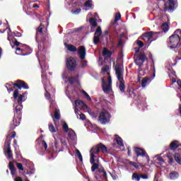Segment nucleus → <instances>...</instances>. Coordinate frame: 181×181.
Wrapping results in <instances>:
<instances>
[{"label":"nucleus","mask_w":181,"mask_h":181,"mask_svg":"<svg viewBox=\"0 0 181 181\" xmlns=\"http://www.w3.org/2000/svg\"><path fill=\"white\" fill-rule=\"evenodd\" d=\"M181 42V30L177 29L174 33L169 37L168 43L170 49H177L178 50V56L175 58V64L177 63V60H181V44L180 48L177 47Z\"/></svg>","instance_id":"obj_1"},{"label":"nucleus","mask_w":181,"mask_h":181,"mask_svg":"<svg viewBox=\"0 0 181 181\" xmlns=\"http://www.w3.org/2000/svg\"><path fill=\"white\" fill-rule=\"evenodd\" d=\"M141 48L134 47L135 54L134 55V63L136 66H139V71H142L141 66H144V63L148 60V57H146V54L145 52H140Z\"/></svg>","instance_id":"obj_2"},{"label":"nucleus","mask_w":181,"mask_h":181,"mask_svg":"<svg viewBox=\"0 0 181 181\" xmlns=\"http://www.w3.org/2000/svg\"><path fill=\"white\" fill-rule=\"evenodd\" d=\"M13 97L14 100H17V105L15 107L16 114L18 117L22 115V110L23 108V105H22V103H23V98H25V94L19 95V90L16 89L13 91Z\"/></svg>","instance_id":"obj_3"},{"label":"nucleus","mask_w":181,"mask_h":181,"mask_svg":"<svg viewBox=\"0 0 181 181\" xmlns=\"http://www.w3.org/2000/svg\"><path fill=\"white\" fill-rule=\"evenodd\" d=\"M14 46H16V54H20L21 56H29L32 53V49L28 45L22 44L15 40Z\"/></svg>","instance_id":"obj_4"},{"label":"nucleus","mask_w":181,"mask_h":181,"mask_svg":"<svg viewBox=\"0 0 181 181\" xmlns=\"http://www.w3.org/2000/svg\"><path fill=\"white\" fill-rule=\"evenodd\" d=\"M115 70L119 81V88L121 93H125V81L124 80V72L120 64H116Z\"/></svg>","instance_id":"obj_5"},{"label":"nucleus","mask_w":181,"mask_h":181,"mask_svg":"<svg viewBox=\"0 0 181 181\" xmlns=\"http://www.w3.org/2000/svg\"><path fill=\"white\" fill-rule=\"evenodd\" d=\"M134 152L136 153L137 157L141 156V158H144V159H146L145 162L139 163V166L140 168H145V166H146L148 163H149V160H151L148 153H146L145 149L141 148L139 147H134Z\"/></svg>","instance_id":"obj_6"},{"label":"nucleus","mask_w":181,"mask_h":181,"mask_svg":"<svg viewBox=\"0 0 181 181\" xmlns=\"http://www.w3.org/2000/svg\"><path fill=\"white\" fill-rule=\"evenodd\" d=\"M15 136H16V132H12L11 135H8L6 139L4 149L6 148L8 159H13V154L12 153V150H11V142L12 141V138H15Z\"/></svg>","instance_id":"obj_7"},{"label":"nucleus","mask_w":181,"mask_h":181,"mask_svg":"<svg viewBox=\"0 0 181 181\" xmlns=\"http://www.w3.org/2000/svg\"><path fill=\"white\" fill-rule=\"evenodd\" d=\"M160 33H162V32L158 31V32H153V31H148V32H146L142 35V40L146 41V43H147L148 46H149L153 40V36H155V35H160Z\"/></svg>","instance_id":"obj_8"},{"label":"nucleus","mask_w":181,"mask_h":181,"mask_svg":"<svg viewBox=\"0 0 181 181\" xmlns=\"http://www.w3.org/2000/svg\"><path fill=\"white\" fill-rule=\"evenodd\" d=\"M111 119V114L105 109H103L99 115V121L103 125H105L107 122H110Z\"/></svg>","instance_id":"obj_9"},{"label":"nucleus","mask_w":181,"mask_h":181,"mask_svg":"<svg viewBox=\"0 0 181 181\" xmlns=\"http://www.w3.org/2000/svg\"><path fill=\"white\" fill-rule=\"evenodd\" d=\"M100 152H103V153H107L108 152L107 146H105L103 143L98 144L90 149V153H93V155L94 153L98 155Z\"/></svg>","instance_id":"obj_10"},{"label":"nucleus","mask_w":181,"mask_h":181,"mask_svg":"<svg viewBox=\"0 0 181 181\" xmlns=\"http://www.w3.org/2000/svg\"><path fill=\"white\" fill-rule=\"evenodd\" d=\"M13 88H18V90H29V85L25 81L18 79L14 82H11Z\"/></svg>","instance_id":"obj_11"},{"label":"nucleus","mask_w":181,"mask_h":181,"mask_svg":"<svg viewBox=\"0 0 181 181\" xmlns=\"http://www.w3.org/2000/svg\"><path fill=\"white\" fill-rule=\"evenodd\" d=\"M95 177L96 180H98L99 179H100L101 181L107 180V177L105 169H104L103 167L99 168L98 170L95 172Z\"/></svg>","instance_id":"obj_12"},{"label":"nucleus","mask_w":181,"mask_h":181,"mask_svg":"<svg viewBox=\"0 0 181 181\" xmlns=\"http://www.w3.org/2000/svg\"><path fill=\"white\" fill-rule=\"evenodd\" d=\"M69 71H74L77 67V61L72 57L68 58L66 62Z\"/></svg>","instance_id":"obj_13"},{"label":"nucleus","mask_w":181,"mask_h":181,"mask_svg":"<svg viewBox=\"0 0 181 181\" xmlns=\"http://www.w3.org/2000/svg\"><path fill=\"white\" fill-rule=\"evenodd\" d=\"M175 0H168L164 4V12L173 11L175 9Z\"/></svg>","instance_id":"obj_14"},{"label":"nucleus","mask_w":181,"mask_h":181,"mask_svg":"<svg viewBox=\"0 0 181 181\" xmlns=\"http://www.w3.org/2000/svg\"><path fill=\"white\" fill-rule=\"evenodd\" d=\"M90 163L93 165L91 167L92 172H95V170H98V167L100 166L97 163H95V156L94 155V153H90Z\"/></svg>","instance_id":"obj_15"},{"label":"nucleus","mask_w":181,"mask_h":181,"mask_svg":"<svg viewBox=\"0 0 181 181\" xmlns=\"http://www.w3.org/2000/svg\"><path fill=\"white\" fill-rule=\"evenodd\" d=\"M16 115H17V118L18 119H21V117H22V115L19 117L18 114H16V112H15L14 116L16 117ZM15 117H13V121L10 124V129L11 130L15 129V128H16V127H18L20 124L19 122H18V119L15 118Z\"/></svg>","instance_id":"obj_16"},{"label":"nucleus","mask_w":181,"mask_h":181,"mask_svg":"<svg viewBox=\"0 0 181 181\" xmlns=\"http://www.w3.org/2000/svg\"><path fill=\"white\" fill-rule=\"evenodd\" d=\"M102 88L105 94H110V93H111V90H112L111 86L108 85L104 78L102 79Z\"/></svg>","instance_id":"obj_17"},{"label":"nucleus","mask_w":181,"mask_h":181,"mask_svg":"<svg viewBox=\"0 0 181 181\" xmlns=\"http://www.w3.org/2000/svg\"><path fill=\"white\" fill-rule=\"evenodd\" d=\"M78 54L81 60H84L86 59V54H87V51L86 50V47L80 46L78 48Z\"/></svg>","instance_id":"obj_18"},{"label":"nucleus","mask_w":181,"mask_h":181,"mask_svg":"<svg viewBox=\"0 0 181 181\" xmlns=\"http://www.w3.org/2000/svg\"><path fill=\"white\" fill-rule=\"evenodd\" d=\"M170 151H176L180 146V142L177 140H174L170 144Z\"/></svg>","instance_id":"obj_19"},{"label":"nucleus","mask_w":181,"mask_h":181,"mask_svg":"<svg viewBox=\"0 0 181 181\" xmlns=\"http://www.w3.org/2000/svg\"><path fill=\"white\" fill-rule=\"evenodd\" d=\"M75 105L76 107H78V108H86V107H87V105L84 103V101L79 99L75 100Z\"/></svg>","instance_id":"obj_20"},{"label":"nucleus","mask_w":181,"mask_h":181,"mask_svg":"<svg viewBox=\"0 0 181 181\" xmlns=\"http://www.w3.org/2000/svg\"><path fill=\"white\" fill-rule=\"evenodd\" d=\"M64 45L66 47V49L69 50V52H77V47H76V46L73 45H68L66 42Z\"/></svg>","instance_id":"obj_21"},{"label":"nucleus","mask_w":181,"mask_h":181,"mask_svg":"<svg viewBox=\"0 0 181 181\" xmlns=\"http://www.w3.org/2000/svg\"><path fill=\"white\" fill-rule=\"evenodd\" d=\"M126 95H129V97H136V94L134 92V89L132 88H128L126 93Z\"/></svg>","instance_id":"obj_22"},{"label":"nucleus","mask_w":181,"mask_h":181,"mask_svg":"<svg viewBox=\"0 0 181 181\" xmlns=\"http://www.w3.org/2000/svg\"><path fill=\"white\" fill-rule=\"evenodd\" d=\"M68 136L71 141H74L76 139V132L72 129H69Z\"/></svg>","instance_id":"obj_23"},{"label":"nucleus","mask_w":181,"mask_h":181,"mask_svg":"<svg viewBox=\"0 0 181 181\" xmlns=\"http://www.w3.org/2000/svg\"><path fill=\"white\" fill-rule=\"evenodd\" d=\"M78 77H79L78 75H77L76 77H73V76L69 77L68 81H69V84L73 86V84H74V83H77V81H78Z\"/></svg>","instance_id":"obj_24"},{"label":"nucleus","mask_w":181,"mask_h":181,"mask_svg":"<svg viewBox=\"0 0 181 181\" xmlns=\"http://www.w3.org/2000/svg\"><path fill=\"white\" fill-rule=\"evenodd\" d=\"M179 177V173L176 171H173L170 173V179L171 180H176Z\"/></svg>","instance_id":"obj_25"},{"label":"nucleus","mask_w":181,"mask_h":181,"mask_svg":"<svg viewBox=\"0 0 181 181\" xmlns=\"http://www.w3.org/2000/svg\"><path fill=\"white\" fill-rule=\"evenodd\" d=\"M116 138V142L117 144L119 145V146H124V141L122 140V138L121 136H118V134L115 135Z\"/></svg>","instance_id":"obj_26"},{"label":"nucleus","mask_w":181,"mask_h":181,"mask_svg":"<svg viewBox=\"0 0 181 181\" xmlns=\"http://www.w3.org/2000/svg\"><path fill=\"white\" fill-rule=\"evenodd\" d=\"M89 23L91 25L93 28H97L98 26V23H97V20L94 18H89Z\"/></svg>","instance_id":"obj_27"},{"label":"nucleus","mask_w":181,"mask_h":181,"mask_svg":"<svg viewBox=\"0 0 181 181\" xmlns=\"http://www.w3.org/2000/svg\"><path fill=\"white\" fill-rule=\"evenodd\" d=\"M102 54H103V56H108V57H111V56H112V52L111 51L107 49V48L104 47Z\"/></svg>","instance_id":"obj_28"},{"label":"nucleus","mask_w":181,"mask_h":181,"mask_svg":"<svg viewBox=\"0 0 181 181\" xmlns=\"http://www.w3.org/2000/svg\"><path fill=\"white\" fill-rule=\"evenodd\" d=\"M132 180L139 181L141 180V174L138 173H134L132 176Z\"/></svg>","instance_id":"obj_29"},{"label":"nucleus","mask_w":181,"mask_h":181,"mask_svg":"<svg viewBox=\"0 0 181 181\" xmlns=\"http://www.w3.org/2000/svg\"><path fill=\"white\" fill-rule=\"evenodd\" d=\"M174 159L175 162H177V163H178L179 165H181V157L179 153H175L174 154Z\"/></svg>","instance_id":"obj_30"},{"label":"nucleus","mask_w":181,"mask_h":181,"mask_svg":"<svg viewBox=\"0 0 181 181\" xmlns=\"http://www.w3.org/2000/svg\"><path fill=\"white\" fill-rule=\"evenodd\" d=\"M103 35V30L101 29V26H98L94 33L95 36H100Z\"/></svg>","instance_id":"obj_31"},{"label":"nucleus","mask_w":181,"mask_h":181,"mask_svg":"<svg viewBox=\"0 0 181 181\" xmlns=\"http://www.w3.org/2000/svg\"><path fill=\"white\" fill-rule=\"evenodd\" d=\"M162 30H163L164 33H166L168 30H169V24L168 23H164L161 25Z\"/></svg>","instance_id":"obj_32"},{"label":"nucleus","mask_w":181,"mask_h":181,"mask_svg":"<svg viewBox=\"0 0 181 181\" xmlns=\"http://www.w3.org/2000/svg\"><path fill=\"white\" fill-rule=\"evenodd\" d=\"M54 117L55 119H60V110L58 109H55Z\"/></svg>","instance_id":"obj_33"},{"label":"nucleus","mask_w":181,"mask_h":181,"mask_svg":"<svg viewBox=\"0 0 181 181\" xmlns=\"http://www.w3.org/2000/svg\"><path fill=\"white\" fill-rule=\"evenodd\" d=\"M149 81V78L145 77L144 79L141 81V87L145 88L146 87V83Z\"/></svg>","instance_id":"obj_34"},{"label":"nucleus","mask_w":181,"mask_h":181,"mask_svg":"<svg viewBox=\"0 0 181 181\" xmlns=\"http://www.w3.org/2000/svg\"><path fill=\"white\" fill-rule=\"evenodd\" d=\"M84 6L86 8H91L93 6V0H88L85 2Z\"/></svg>","instance_id":"obj_35"},{"label":"nucleus","mask_w":181,"mask_h":181,"mask_svg":"<svg viewBox=\"0 0 181 181\" xmlns=\"http://www.w3.org/2000/svg\"><path fill=\"white\" fill-rule=\"evenodd\" d=\"M76 156L78 158L80 162H83V156L78 149L76 150Z\"/></svg>","instance_id":"obj_36"},{"label":"nucleus","mask_w":181,"mask_h":181,"mask_svg":"<svg viewBox=\"0 0 181 181\" xmlns=\"http://www.w3.org/2000/svg\"><path fill=\"white\" fill-rule=\"evenodd\" d=\"M100 43V36L94 35L93 37V45H98Z\"/></svg>","instance_id":"obj_37"},{"label":"nucleus","mask_w":181,"mask_h":181,"mask_svg":"<svg viewBox=\"0 0 181 181\" xmlns=\"http://www.w3.org/2000/svg\"><path fill=\"white\" fill-rule=\"evenodd\" d=\"M129 165H131V166H133V168H135V169H139V165L134 161H129Z\"/></svg>","instance_id":"obj_38"},{"label":"nucleus","mask_w":181,"mask_h":181,"mask_svg":"<svg viewBox=\"0 0 181 181\" xmlns=\"http://www.w3.org/2000/svg\"><path fill=\"white\" fill-rule=\"evenodd\" d=\"M48 128H49V131H50L52 133L56 132V129L54 128V126L52 123H49L48 124Z\"/></svg>","instance_id":"obj_39"},{"label":"nucleus","mask_w":181,"mask_h":181,"mask_svg":"<svg viewBox=\"0 0 181 181\" xmlns=\"http://www.w3.org/2000/svg\"><path fill=\"white\" fill-rule=\"evenodd\" d=\"M81 93H82V94H83V95L86 97V98H87V100H88L89 101H91V97H90V95H88V93H87V92H86V90H82Z\"/></svg>","instance_id":"obj_40"},{"label":"nucleus","mask_w":181,"mask_h":181,"mask_svg":"<svg viewBox=\"0 0 181 181\" xmlns=\"http://www.w3.org/2000/svg\"><path fill=\"white\" fill-rule=\"evenodd\" d=\"M16 165L18 169V170H22L23 172V170H25V168H23V165L21 163H16Z\"/></svg>","instance_id":"obj_41"},{"label":"nucleus","mask_w":181,"mask_h":181,"mask_svg":"<svg viewBox=\"0 0 181 181\" xmlns=\"http://www.w3.org/2000/svg\"><path fill=\"white\" fill-rule=\"evenodd\" d=\"M62 129L64 131H65V132H69V131H70V129H69V125H67V123L66 122H64Z\"/></svg>","instance_id":"obj_42"},{"label":"nucleus","mask_w":181,"mask_h":181,"mask_svg":"<svg viewBox=\"0 0 181 181\" xmlns=\"http://www.w3.org/2000/svg\"><path fill=\"white\" fill-rule=\"evenodd\" d=\"M37 33H43V25L40 24V26L37 28Z\"/></svg>","instance_id":"obj_43"},{"label":"nucleus","mask_w":181,"mask_h":181,"mask_svg":"<svg viewBox=\"0 0 181 181\" xmlns=\"http://www.w3.org/2000/svg\"><path fill=\"white\" fill-rule=\"evenodd\" d=\"M110 70V66L108 65H105L104 67L102 68V72L103 73H107Z\"/></svg>","instance_id":"obj_44"},{"label":"nucleus","mask_w":181,"mask_h":181,"mask_svg":"<svg viewBox=\"0 0 181 181\" xmlns=\"http://www.w3.org/2000/svg\"><path fill=\"white\" fill-rule=\"evenodd\" d=\"M121 19V13H117L115 17V22H118Z\"/></svg>","instance_id":"obj_45"},{"label":"nucleus","mask_w":181,"mask_h":181,"mask_svg":"<svg viewBox=\"0 0 181 181\" xmlns=\"http://www.w3.org/2000/svg\"><path fill=\"white\" fill-rule=\"evenodd\" d=\"M6 88L7 89V90L8 91V93H11V92L13 91V88H12L11 87V84H9V83H6Z\"/></svg>","instance_id":"obj_46"},{"label":"nucleus","mask_w":181,"mask_h":181,"mask_svg":"<svg viewBox=\"0 0 181 181\" xmlns=\"http://www.w3.org/2000/svg\"><path fill=\"white\" fill-rule=\"evenodd\" d=\"M40 65L42 70H46V63H45V62H40Z\"/></svg>","instance_id":"obj_47"},{"label":"nucleus","mask_w":181,"mask_h":181,"mask_svg":"<svg viewBox=\"0 0 181 181\" xmlns=\"http://www.w3.org/2000/svg\"><path fill=\"white\" fill-rule=\"evenodd\" d=\"M155 76H156V69H155V65H153V76H152V80L155 78Z\"/></svg>","instance_id":"obj_48"},{"label":"nucleus","mask_w":181,"mask_h":181,"mask_svg":"<svg viewBox=\"0 0 181 181\" xmlns=\"http://www.w3.org/2000/svg\"><path fill=\"white\" fill-rule=\"evenodd\" d=\"M8 168H9L10 170L12 169H15V165H13V163H12V161L9 162Z\"/></svg>","instance_id":"obj_49"},{"label":"nucleus","mask_w":181,"mask_h":181,"mask_svg":"<svg viewBox=\"0 0 181 181\" xmlns=\"http://www.w3.org/2000/svg\"><path fill=\"white\" fill-rule=\"evenodd\" d=\"M137 45L141 49V47H144V42L141 40H137Z\"/></svg>","instance_id":"obj_50"},{"label":"nucleus","mask_w":181,"mask_h":181,"mask_svg":"<svg viewBox=\"0 0 181 181\" xmlns=\"http://www.w3.org/2000/svg\"><path fill=\"white\" fill-rule=\"evenodd\" d=\"M80 117V119H81L82 121L86 120V115H84L83 113H81L79 115Z\"/></svg>","instance_id":"obj_51"},{"label":"nucleus","mask_w":181,"mask_h":181,"mask_svg":"<svg viewBox=\"0 0 181 181\" xmlns=\"http://www.w3.org/2000/svg\"><path fill=\"white\" fill-rule=\"evenodd\" d=\"M71 12L75 14L80 13L81 12V8H77L75 11L72 10Z\"/></svg>","instance_id":"obj_52"},{"label":"nucleus","mask_w":181,"mask_h":181,"mask_svg":"<svg viewBox=\"0 0 181 181\" xmlns=\"http://www.w3.org/2000/svg\"><path fill=\"white\" fill-rule=\"evenodd\" d=\"M86 66H87V61L83 60V61L81 62V67L84 68Z\"/></svg>","instance_id":"obj_53"},{"label":"nucleus","mask_w":181,"mask_h":181,"mask_svg":"<svg viewBox=\"0 0 181 181\" xmlns=\"http://www.w3.org/2000/svg\"><path fill=\"white\" fill-rule=\"evenodd\" d=\"M10 170L12 176H14V175H16V168H13Z\"/></svg>","instance_id":"obj_54"},{"label":"nucleus","mask_w":181,"mask_h":181,"mask_svg":"<svg viewBox=\"0 0 181 181\" xmlns=\"http://www.w3.org/2000/svg\"><path fill=\"white\" fill-rule=\"evenodd\" d=\"M140 179H148V175L146 174H140Z\"/></svg>","instance_id":"obj_55"},{"label":"nucleus","mask_w":181,"mask_h":181,"mask_svg":"<svg viewBox=\"0 0 181 181\" xmlns=\"http://www.w3.org/2000/svg\"><path fill=\"white\" fill-rule=\"evenodd\" d=\"M14 36H16V37H21L22 36V34L16 31V33H14Z\"/></svg>","instance_id":"obj_56"},{"label":"nucleus","mask_w":181,"mask_h":181,"mask_svg":"<svg viewBox=\"0 0 181 181\" xmlns=\"http://www.w3.org/2000/svg\"><path fill=\"white\" fill-rule=\"evenodd\" d=\"M108 81H109V83L107 84V86H110L111 87V85L112 84V79L111 78V76H108Z\"/></svg>","instance_id":"obj_57"},{"label":"nucleus","mask_w":181,"mask_h":181,"mask_svg":"<svg viewBox=\"0 0 181 181\" xmlns=\"http://www.w3.org/2000/svg\"><path fill=\"white\" fill-rule=\"evenodd\" d=\"M173 162H175L173 160V157L172 156L168 157V163H173Z\"/></svg>","instance_id":"obj_58"},{"label":"nucleus","mask_w":181,"mask_h":181,"mask_svg":"<svg viewBox=\"0 0 181 181\" xmlns=\"http://www.w3.org/2000/svg\"><path fill=\"white\" fill-rule=\"evenodd\" d=\"M111 177H112L113 180H117V179H118V176L116 174H111Z\"/></svg>","instance_id":"obj_59"},{"label":"nucleus","mask_w":181,"mask_h":181,"mask_svg":"<svg viewBox=\"0 0 181 181\" xmlns=\"http://www.w3.org/2000/svg\"><path fill=\"white\" fill-rule=\"evenodd\" d=\"M42 145L46 151V149H47V144L46 143V141L45 140L42 141Z\"/></svg>","instance_id":"obj_60"},{"label":"nucleus","mask_w":181,"mask_h":181,"mask_svg":"<svg viewBox=\"0 0 181 181\" xmlns=\"http://www.w3.org/2000/svg\"><path fill=\"white\" fill-rule=\"evenodd\" d=\"M157 160H158L159 162H165V160H163V158H162V156H158L157 158Z\"/></svg>","instance_id":"obj_61"},{"label":"nucleus","mask_w":181,"mask_h":181,"mask_svg":"<svg viewBox=\"0 0 181 181\" xmlns=\"http://www.w3.org/2000/svg\"><path fill=\"white\" fill-rule=\"evenodd\" d=\"M119 46H122V39H119L118 40L117 47H119Z\"/></svg>","instance_id":"obj_62"},{"label":"nucleus","mask_w":181,"mask_h":181,"mask_svg":"<svg viewBox=\"0 0 181 181\" xmlns=\"http://www.w3.org/2000/svg\"><path fill=\"white\" fill-rule=\"evenodd\" d=\"M14 181H23V180L22 177H16L14 179Z\"/></svg>","instance_id":"obj_63"},{"label":"nucleus","mask_w":181,"mask_h":181,"mask_svg":"<svg viewBox=\"0 0 181 181\" xmlns=\"http://www.w3.org/2000/svg\"><path fill=\"white\" fill-rule=\"evenodd\" d=\"M177 84H178L180 88H181V80L180 79L177 81Z\"/></svg>","instance_id":"obj_64"}]
</instances>
